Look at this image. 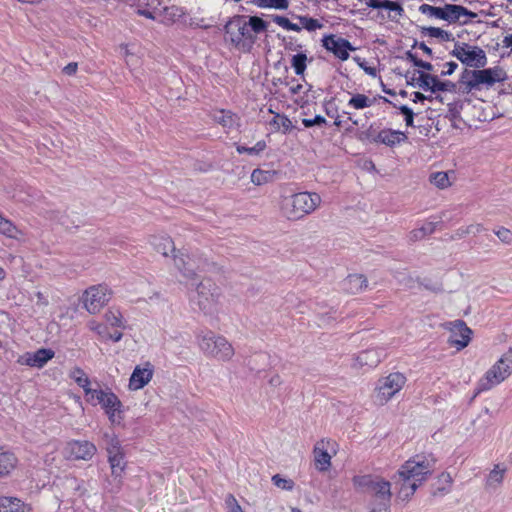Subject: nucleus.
I'll use <instances>...</instances> for the list:
<instances>
[{
    "label": "nucleus",
    "instance_id": "3",
    "mask_svg": "<svg viewBox=\"0 0 512 512\" xmlns=\"http://www.w3.org/2000/svg\"><path fill=\"white\" fill-rule=\"evenodd\" d=\"M506 79L507 74L505 70L500 66H495L487 69L476 68L474 70L466 68L462 72L459 82L470 92L480 90L482 87H492Z\"/></svg>",
    "mask_w": 512,
    "mask_h": 512
},
{
    "label": "nucleus",
    "instance_id": "25",
    "mask_svg": "<svg viewBox=\"0 0 512 512\" xmlns=\"http://www.w3.org/2000/svg\"><path fill=\"white\" fill-rule=\"evenodd\" d=\"M379 362L380 358L375 350H365L354 357L352 366L360 369L364 366H376Z\"/></svg>",
    "mask_w": 512,
    "mask_h": 512
},
{
    "label": "nucleus",
    "instance_id": "46",
    "mask_svg": "<svg viewBox=\"0 0 512 512\" xmlns=\"http://www.w3.org/2000/svg\"><path fill=\"white\" fill-rule=\"evenodd\" d=\"M298 19L302 28L308 31H315L317 29L322 28L323 26L317 19L310 18L307 16H298Z\"/></svg>",
    "mask_w": 512,
    "mask_h": 512
},
{
    "label": "nucleus",
    "instance_id": "49",
    "mask_svg": "<svg viewBox=\"0 0 512 512\" xmlns=\"http://www.w3.org/2000/svg\"><path fill=\"white\" fill-rule=\"evenodd\" d=\"M225 507L227 512H244L233 494H228L226 496Z\"/></svg>",
    "mask_w": 512,
    "mask_h": 512
},
{
    "label": "nucleus",
    "instance_id": "2",
    "mask_svg": "<svg viewBox=\"0 0 512 512\" xmlns=\"http://www.w3.org/2000/svg\"><path fill=\"white\" fill-rule=\"evenodd\" d=\"M322 203L321 196L316 192H297L282 196L280 210L290 221H298L315 212Z\"/></svg>",
    "mask_w": 512,
    "mask_h": 512
},
{
    "label": "nucleus",
    "instance_id": "43",
    "mask_svg": "<svg viewBox=\"0 0 512 512\" xmlns=\"http://www.w3.org/2000/svg\"><path fill=\"white\" fill-rule=\"evenodd\" d=\"M271 480L272 483L281 490L291 491L295 486V483L292 479L283 478L279 474L274 475Z\"/></svg>",
    "mask_w": 512,
    "mask_h": 512
},
{
    "label": "nucleus",
    "instance_id": "64",
    "mask_svg": "<svg viewBox=\"0 0 512 512\" xmlns=\"http://www.w3.org/2000/svg\"><path fill=\"white\" fill-rule=\"evenodd\" d=\"M502 44H503V47L511 48V51H512V34L505 36L502 41Z\"/></svg>",
    "mask_w": 512,
    "mask_h": 512
},
{
    "label": "nucleus",
    "instance_id": "54",
    "mask_svg": "<svg viewBox=\"0 0 512 512\" xmlns=\"http://www.w3.org/2000/svg\"><path fill=\"white\" fill-rule=\"evenodd\" d=\"M35 297H36V306L44 308L49 305V299L45 293L38 291L35 293Z\"/></svg>",
    "mask_w": 512,
    "mask_h": 512
},
{
    "label": "nucleus",
    "instance_id": "32",
    "mask_svg": "<svg viewBox=\"0 0 512 512\" xmlns=\"http://www.w3.org/2000/svg\"><path fill=\"white\" fill-rule=\"evenodd\" d=\"M270 125L274 127L276 131H281L283 134H287L294 128L291 120L284 114L276 113L273 119L270 121Z\"/></svg>",
    "mask_w": 512,
    "mask_h": 512
},
{
    "label": "nucleus",
    "instance_id": "40",
    "mask_svg": "<svg viewBox=\"0 0 512 512\" xmlns=\"http://www.w3.org/2000/svg\"><path fill=\"white\" fill-rule=\"evenodd\" d=\"M106 322L113 327H123L124 321L121 312L117 309H109L105 313Z\"/></svg>",
    "mask_w": 512,
    "mask_h": 512
},
{
    "label": "nucleus",
    "instance_id": "57",
    "mask_svg": "<svg viewBox=\"0 0 512 512\" xmlns=\"http://www.w3.org/2000/svg\"><path fill=\"white\" fill-rule=\"evenodd\" d=\"M419 229L423 232V236L425 238L427 235H430V234H432L435 231L436 223H433V222L425 223Z\"/></svg>",
    "mask_w": 512,
    "mask_h": 512
},
{
    "label": "nucleus",
    "instance_id": "33",
    "mask_svg": "<svg viewBox=\"0 0 512 512\" xmlns=\"http://www.w3.org/2000/svg\"><path fill=\"white\" fill-rule=\"evenodd\" d=\"M505 472V468H501L498 464L495 465L487 477L486 485L492 488L499 486L503 482Z\"/></svg>",
    "mask_w": 512,
    "mask_h": 512
},
{
    "label": "nucleus",
    "instance_id": "5",
    "mask_svg": "<svg viewBox=\"0 0 512 512\" xmlns=\"http://www.w3.org/2000/svg\"><path fill=\"white\" fill-rule=\"evenodd\" d=\"M419 12L428 18L443 20L448 24H467L468 20H461L463 17L474 19L477 14L468 10L466 7L456 4H445L442 7H436L429 4L419 6Z\"/></svg>",
    "mask_w": 512,
    "mask_h": 512
},
{
    "label": "nucleus",
    "instance_id": "6",
    "mask_svg": "<svg viewBox=\"0 0 512 512\" xmlns=\"http://www.w3.org/2000/svg\"><path fill=\"white\" fill-rule=\"evenodd\" d=\"M512 374V348L506 351L478 381L477 392L488 391L505 381Z\"/></svg>",
    "mask_w": 512,
    "mask_h": 512
},
{
    "label": "nucleus",
    "instance_id": "62",
    "mask_svg": "<svg viewBox=\"0 0 512 512\" xmlns=\"http://www.w3.org/2000/svg\"><path fill=\"white\" fill-rule=\"evenodd\" d=\"M483 231V226L481 224H471L465 227V232L469 234H478Z\"/></svg>",
    "mask_w": 512,
    "mask_h": 512
},
{
    "label": "nucleus",
    "instance_id": "35",
    "mask_svg": "<svg viewBox=\"0 0 512 512\" xmlns=\"http://www.w3.org/2000/svg\"><path fill=\"white\" fill-rule=\"evenodd\" d=\"M373 103H374L373 99L369 98L368 96H366L364 94L357 93V94L352 95V97L348 101L347 105L349 107L359 110V109L371 107L373 105Z\"/></svg>",
    "mask_w": 512,
    "mask_h": 512
},
{
    "label": "nucleus",
    "instance_id": "36",
    "mask_svg": "<svg viewBox=\"0 0 512 512\" xmlns=\"http://www.w3.org/2000/svg\"><path fill=\"white\" fill-rule=\"evenodd\" d=\"M429 181L439 189H446L451 185L448 172L443 171L431 173L429 176Z\"/></svg>",
    "mask_w": 512,
    "mask_h": 512
},
{
    "label": "nucleus",
    "instance_id": "58",
    "mask_svg": "<svg viewBox=\"0 0 512 512\" xmlns=\"http://www.w3.org/2000/svg\"><path fill=\"white\" fill-rule=\"evenodd\" d=\"M408 238H409L410 242L420 241V240L424 239L423 232L419 228L414 229L409 233Z\"/></svg>",
    "mask_w": 512,
    "mask_h": 512
},
{
    "label": "nucleus",
    "instance_id": "12",
    "mask_svg": "<svg viewBox=\"0 0 512 512\" xmlns=\"http://www.w3.org/2000/svg\"><path fill=\"white\" fill-rule=\"evenodd\" d=\"M339 444L331 438L318 440L313 447V460L317 471L327 472L332 466V458L336 456Z\"/></svg>",
    "mask_w": 512,
    "mask_h": 512
},
{
    "label": "nucleus",
    "instance_id": "7",
    "mask_svg": "<svg viewBox=\"0 0 512 512\" xmlns=\"http://www.w3.org/2000/svg\"><path fill=\"white\" fill-rule=\"evenodd\" d=\"M92 405H101L112 425H121L124 419L123 405L118 396L110 389H98L92 392V396L87 398Z\"/></svg>",
    "mask_w": 512,
    "mask_h": 512
},
{
    "label": "nucleus",
    "instance_id": "24",
    "mask_svg": "<svg viewBox=\"0 0 512 512\" xmlns=\"http://www.w3.org/2000/svg\"><path fill=\"white\" fill-rule=\"evenodd\" d=\"M406 139L407 136L401 131L383 129L377 134L374 141L377 143L385 144L389 147H393L397 144H400L401 142H404Z\"/></svg>",
    "mask_w": 512,
    "mask_h": 512
},
{
    "label": "nucleus",
    "instance_id": "10",
    "mask_svg": "<svg viewBox=\"0 0 512 512\" xmlns=\"http://www.w3.org/2000/svg\"><path fill=\"white\" fill-rule=\"evenodd\" d=\"M406 382V376L400 372H392L381 377L374 389L375 402L379 405L387 404L403 389Z\"/></svg>",
    "mask_w": 512,
    "mask_h": 512
},
{
    "label": "nucleus",
    "instance_id": "20",
    "mask_svg": "<svg viewBox=\"0 0 512 512\" xmlns=\"http://www.w3.org/2000/svg\"><path fill=\"white\" fill-rule=\"evenodd\" d=\"M323 46L330 52H332L337 58L345 61L349 58V51L355 50L351 43L335 35H329L323 38Z\"/></svg>",
    "mask_w": 512,
    "mask_h": 512
},
{
    "label": "nucleus",
    "instance_id": "50",
    "mask_svg": "<svg viewBox=\"0 0 512 512\" xmlns=\"http://www.w3.org/2000/svg\"><path fill=\"white\" fill-rule=\"evenodd\" d=\"M495 235L499 238V240L507 245L512 244V231L505 228L500 227L499 229L495 230Z\"/></svg>",
    "mask_w": 512,
    "mask_h": 512
},
{
    "label": "nucleus",
    "instance_id": "59",
    "mask_svg": "<svg viewBox=\"0 0 512 512\" xmlns=\"http://www.w3.org/2000/svg\"><path fill=\"white\" fill-rule=\"evenodd\" d=\"M389 0H369L368 6L374 9H386Z\"/></svg>",
    "mask_w": 512,
    "mask_h": 512
},
{
    "label": "nucleus",
    "instance_id": "14",
    "mask_svg": "<svg viewBox=\"0 0 512 512\" xmlns=\"http://www.w3.org/2000/svg\"><path fill=\"white\" fill-rule=\"evenodd\" d=\"M112 291L105 284L93 285L87 288L82 296L84 308L90 314H96L107 305L111 299Z\"/></svg>",
    "mask_w": 512,
    "mask_h": 512
},
{
    "label": "nucleus",
    "instance_id": "41",
    "mask_svg": "<svg viewBox=\"0 0 512 512\" xmlns=\"http://www.w3.org/2000/svg\"><path fill=\"white\" fill-rule=\"evenodd\" d=\"M439 486L436 491L433 492V495H437L438 493H447L449 492L453 479L449 473L443 472L438 477Z\"/></svg>",
    "mask_w": 512,
    "mask_h": 512
},
{
    "label": "nucleus",
    "instance_id": "60",
    "mask_svg": "<svg viewBox=\"0 0 512 512\" xmlns=\"http://www.w3.org/2000/svg\"><path fill=\"white\" fill-rule=\"evenodd\" d=\"M445 67L447 68L446 70H443L441 72V76H448V75H451L454 73V71L457 69L458 67V64L456 62H447L445 64Z\"/></svg>",
    "mask_w": 512,
    "mask_h": 512
},
{
    "label": "nucleus",
    "instance_id": "31",
    "mask_svg": "<svg viewBox=\"0 0 512 512\" xmlns=\"http://www.w3.org/2000/svg\"><path fill=\"white\" fill-rule=\"evenodd\" d=\"M277 172L274 170L255 169L251 174V182L257 186L270 183L274 180Z\"/></svg>",
    "mask_w": 512,
    "mask_h": 512
},
{
    "label": "nucleus",
    "instance_id": "56",
    "mask_svg": "<svg viewBox=\"0 0 512 512\" xmlns=\"http://www.w3.org/2000/svg\"><path fill=\"white\" fill-rule=\"evenodd\" d=\"M273 21H274L277 25H279L280 27H282V28H284V29H286V30H288V29H289V27H290V25H291V23H292L288 18H286V17H284V16H279V15L274 16V17H273Z\"/></svg>",
    "mask_w": 512,
    "mask_h": 512
},
{
    "label": "nucleus",
    "instance_id": "45",
    "mask_svg": "<svg viewBox=\"0 0 512 512\" xmlns=\"http://www.w3.org/2000/svg\"><path fill=\"white\" fill-rule=\"evenodd\" d=\"M435 81H436V76L427 74L424 72H419L417 84L423 90H431L432 91V85Z\"/></svg>",
    "mask_w": 512,
    "mask_h": 512
},
{
    "label": "nucleus",
    "instance_id": "13",
    "mask_svg": "<svg viewBox=\"0 0 512 512\" xmlns=\"http://www.w3.org/2000/svg\"><path fill=\"white\" fill-rule=\"evenodd\" d=\"M451 55L456 57L462 64L467 67L483 68L487 64V56L485 51L479 46L467 43H456Z\"/></svg>",
    "mask_w": 512,
    "mask_h": 512
},
{
    "label": "nucleus",
    "instance_id": "38",
    "mask_svg": "<svg viewBox=\"0 0 512 512\" xmlns=\"http://www.w3.org/2000/svg\"><path fill=\"white\" fill-rule=\"evenodd\" d=\"M291 66L297 75L302 76L307 67V56L304 53L293 55L291 59Z\"/></svg>",
    "mask_w": 512,
    "mask_h": 512
},
{
    "label": "nucleus",
    "instance_id": "53",
    "mask_svg": "<svg viewBox=\"0 0 512 512\" xmlns=\"http://www.w3.org/2000/svg\"><path fill=\"white\" fill-rule=\"evenodd\" d=\"M88 327L90 330L96 332L98 335L106 337V329L101 323L92 320L88 323Z\"/></svg>",
    "mask_w": 512,
    "mask_h": 512
},
{
    "label": "nucleus",
    "instance_id": "30",
    "mask_svg": "<svg viewBox=\"0 0 512 512\" xmlns=\"http://www.w3.org/2000/svg\"><path fill=\"white\" fill-rule=\"evenodd\" d=\"M71 377L78 384V386L83 388L87 398L92 396V392H94L96 389H92L90 387V380H89L87 374L82 369L75 368L71 372Z\"/></svg>",
    "mask_w": 512,
    "mask_h": 512
},
{
    "label": "nucleus",
    "instance_id": "42",
    "mask_svg": "<svg viewBox=\"0 0 512 512\" xmlns=\"http://www.w3.org/2000/svg\"><path fill=\"white\" fill-rule=\"evenodd\" d=\"M247 25L252 32L259 34L261 32H264L267 29V23L258 16H251L249 18V21L247 22Z\"/></svg>",
    "mask_w": 512,
    "mask_h": 512
},
{
    "label": "nucleus",
    "instance_id": "29",
    "mask_svg": "<svg viewBox=\"0 0 512 512\" xmlns=\"http://www.w3.org/2000/svg\"><path fill=\"white\" fill-rule=\"evenodd\" d=\"M0 512H24V503L16 497H0Z\"/></svg>",
    "mask_w": 512,
    "mask_h": 512
},
{
    "label": "nucleus",
    "instance_id": "47",
    "mask_svg": "<svg viewBox=\"0 0 512 512\" xmlns=\"http://www.w3.org/2000/svg\"><path fill=\"white\" fill-rule=\"evenodd\" d=\"M266 147L264 141H258L253 147L237 146V151L240 154L248 153L250 155L258 154L262 152Z\"/></svg>",
    "mask_w": 512,
    "mask_h": 512
},
{
    "label": "nucleus",
    "instance_id": "9",
    "mask_svg": "<svg viewBox=\"0 0 512 512\" xmlns=\"http://www.w3.org/2000/svg\"><path fill=\"white\" fill-rule=\"evenodd\" d=\"M354 489L360 493H368L373 499L391 498V483L379 476L366 474L352 478Z\"/></svg>",
    "mask_w": 512,
    "mask_h": 512
},
{
    "label": "nucleus",
    "instance_id": "28",
    "mask_svg": "<svg viewBox=\"0 0 512 512\" xmlns=\"http://www.w3.org/2000/svg\"><path fill=\"white\" fill-rule=\"evenodd\" d=\"M345 285L350 293L356 294L366 289L368 282L364 275L353 274L347 277Z\"/></svg>",
    "mask_w": 512,
    "mask_h": 512
},
{
    "label": "nucleus",
    "instance_id": "27",
    "mask_svg": "<svg viewBox=\"0 0 512 512\" xmlns=\"http://www.w3.org/2000/svg\"><path fill=\"white\" fill-rule=\"evenodd\" d=\"M0 234L10 239H19L23 235L21 230L2 213H0Z\"/></svg>",
    "mask_w": 512,
    "mask_h": 512
},
{
    "label": "nucleus",
    "instance_id": "4",
    "mask_svg": "<svg viewBox=\"0 0 512 512\" xmlns=\"http://www.w3.org/2000/svg\"><path fill=\"white\" fill-rule=\"evenodd\" d=\"M197 340L200 351L206 357L227 362L235 354L232 344L224 336L212 331L199 334Z\"/></svg>",
    "mask_w": 512,
    "mask_h": 512
},
{
    "label": "nucleus",
    "instance_id": "26",
    "mask_svg": "<svg viewBox=\"0 0 512 512\" xmlns=\"http://www.w3.org/2000/svg\"><path fill=\"white\" fill-rule=\"evenodd\" d=\"M17 458L0 446V477L8 475L15 467Z\"/></svg>",
    "mask_w": 512,
    "mask_h": 512
},
{
    "label": "nucleus",
    "instance_id": "22",
    "mask_svg": "<svg viewBox=\"0 0 512 512\" xmlns=\"http://www.w3.org/2000/svg\"><path fill=\"white\" fill-rule=\"evenodd\" d=\"M150 243L156 252L162 254L165 257L171 256L174 259V254H177L179 251L176 250L172 238L168 235L152 236Z\"/></svg>",
    "mask_w": 512,
    "mask_h": 512
},
{
    "label": "nucleus",
    "instance_id": "48",
    "mask_svg": "<svg viewBox=\"0 0 512 512\" xmlns=\"http://www.w3.org/2000/svg\"><path fill=\"white\" fill-rule=\"evenodd\" d=\"M456 89V85L451 81H439L436 76V81L432 85V92L436 91H454Z\"/></svg>",
    "mask_w": 512,
    "mask_h": 512
},
{
    "label": "nucleus",
    "instance_id": "61",
    "mask_svg": "<svg viewBox=\"0 0 512 512\" xmlns=\"http://www.w3.org/2000/svg\"><path fill=\"white\" fill-rule=\"evenodd\" d=\"M78 65L76 62H71L63 68V73L66 75H74L77 72Z\"/></svg>",
    "mask_w": 512,
    "mask_h": 512
},
{
    "label": "nucleus",
    "instance_id": "52",
    "mask_svg": "<svg viewBox=\"0 0 512 512\" xmlns=\"http://www.w3.org/2000/svg\"><path fill=\"white\" fill-rule=\"evenodd\" d=\"M302 123L306 128H309L312 126H321L325 124L326 119L321 115H317L313 119H303Z\"/></svg>",
    "mask_w": 512,
    "mask_h": 512
},
{
    "label": "nucleus",
    "instance_id": "16",
    "mask_svg": "<svg viewBox=\"0 0 512 512\" xmlns=\"http://www.w3.org/2000/svg\"><path fill=\"white\" fill-rule=\"evenodd\" d=\"M442 327L450 332L447 342L451 347L460 351L470 343L472 330L463 320L446 322Z\"/></svg>",
    "mask_w": 512,
    "mask_h": 512
},
{
    "label": "nucleus",
    "instance_id": "39",
    "mask_svg": "<svg viewBox=\"0 0 512 512\" xmlns=\"http://www.w3.org/2000/svg\"><path fill=\"white\" fill-rule=\"evenodd\" d=\"M255 4L261 8L286 10L289 7V0H255Z\"/></svg>",
    "mask_w": 512,
    "mask_h": 512
},
{
    "label": "nucleus",
    "instance_id": "23",
    "mask_svg": "<svg viewBox=\"0 0 512 512\" xmlns=\"http://www.w3.org/2000/svg\"><path fill=\"white\" fill-rule=\"evenodd\" d=\"M213 121L221 125L226 130H232L239 127L240 118L230 110H217L211 115Z\"/></svg>",
    "mask_w": 512,
    "mask_h": 512
},
{
    "label": "nucleus",
    "instance_id": "17",
    "mask_svg": "<svg viewBox=\"0 0 512 512\" xmlns=\"http://www.w3.org/2000/svg\"><path fill=\"white\" fill-rule=\"evenodd\" d=\"M96 446L87 440H72L64 449L66 458L72 460L89 461L96 454Z\"/></svg>",
    "mask_w": 512,
    "mask_h": 512
},
{
    "label": "nucleus",
    "instance_id": "55",
    "mask_svg": "<svg viewBox=\"0 0 512 512\" xmlns=\"http://www.w3.org/2000/svg\"><path fill=\"white\" fill-rule=\"evenodd\" d=\"M386 9L390 12H394L397 16H402L404 12L402 6L398 2L391 0L388 1Z\"/></svg>",
    "mask_w": 512,
    "mask_h": 512
},
{
    "label": "nucleus",
    "instance_id": "8",
    "mask_svg": "<svg viewBox=\"0 0 512 512\" xmlns=\"http://www.w3.org/2000/svg\"><path fill=\"white\" fill-rule=\"evenodd\" d=\"M221 294L220 287L210 278H205L196 286L192 301L204 314L211 315L217 310Z\"/></svg>",
    "mask_w": 512,
    "mask_h": 512
},
{
    "label": "nucleus",
    "instance_id": "34",
    "mask_svg": "<svg viewBox=\"0 0 512 512\" xmlns=\"http://www.w3.org/2000/svg\"><path fill=\"white\" fill-rule=\"evenodd\" d=\"M421 33L432 38H439L445 42L452 41L454 39L452 33L438 27H421Z\"/></svg>",
    "mask_w": 512,
    "mask_h": 512
},
{
    "label": "nucleus",
    "instance_id": "18",
    "mask_svg": "<svg viewBox=\"0 0 512 512\" xmlns=\"http://www.w3.org/2000/svg\"><path fill=\"white\" fill-rule=\"evenodd\" d=\"M108 462L111 468V480L108 484L111 486L108 488L110 492H117L122 485V476L126 468V462L124 459V453L118 452L108 455Z\"/></svg>",
    "mask_w": 512,
    "mask_h": 512
},
{
    "label": "nucleus",
    "instance_id": "21",
    "mask_svg": "<svg viewBox=\"0 0 512 512\" xmlns=\"http://www.w3.org/2000/svg\"><path fill=\"white\" fill-rule=\"evenodd\" d=\"M54 354V351L51 349L41 348L35 352L25 353L21 357V363L31 367L42 368L54 357Z\"/></svg>",
    "mask_w": 512,
    "mask_h": 512
},
{
    "label": "nucleus",
    "instance_id": "15",
    "mask_svg": "<svg viewBox=\"0 0 512 512\" xmlns=\"http://www.w3.org/2000/svg\"><path fill=\"white\" fill-rule=\"evenodd\" d=\"M208 265L206 260H196L182 251L174 254V266L188 280H194L198 272L207 270Z\"/></svg>",
    "mask_w": 512,
    "mask_h": 512
},
{
    "label": "nucleus",
    "instance_id": "1",
    "mask_svg": "<svg viewBox=\"0 0 512 512\" xmlns=\"http://www.w3.org/2000/svg\"><path fill=\"white\" fill-rule=\"evenodd\" d=\"M436 458L433 455H417L407 460L398 470L401 481L399 494L402 499H409L417 488L427 480L436 466Z\"/></svg>",
    "mask_w": 512,
    "mask_h": 512
},
{
    "label": "nucleus",
    "instance_id": "37",
    "mask_svg": "<svg viewBox=\"0 0 512 512\" xmlns=\"http://www.w3.org/2000/svg\"><path fill=\"white\" fill-rule=\"evenodd\" d=\"M104 441L106 444V451L109 454H114L122 451L119 439L114 433H105Z\"/></svg>",
    "mask_w": 512,
    "mask_h": 512
},
{
    "label": "nucleus",
    "instance_id": "19",
    "mask_svg": "<svg viewBox=\"0 0 512 512\" xmlns=\"http://www.w3.org/2000/svg\"><path fill=\"white\" fill-rule=\"evenodd\" d=\"M154 367L150 362H146L143 366L137 365L129 379V389L137 391L144 388L152 379Z\"/></svg>",
    "mask_w": 512,
    "mask_h": 512
},
{
    "label": "nucleus",
    "instance_id": "51",
    "mask_svg": "<svg viewBox=\"0 0 512 512\" xmlns=\"http://www.w3.org/2000/svg\"><path fill=\"white\" fill-rule=\"evenodd\" d=\"M401 114L405 116V123L407 126H414V112L406 105H402L399 107Z\"/></svg>",
    "mask_w": 512,
    "mask_h": 512
},
{
    "label": "nucleus",
    "instance_id": "44",
    "mask_svg": "<svg viewBox=\"0 0 512 512\" xmlns=\"http://www.w3.org/2000/svg\"><path fill=\"white\" fill-rule=\"evenodd\" d=\"M390 502L391 498L374 499L371 503L370 512H391Z\"/></svg>",
    "mask_w": 512,
    "mask_h": 512
},
{
    "label": "nucleus",
    "instance_id": "11",
    "mask_svg": "<svg viewBox=\"0 0 512 512\" xmlns=\"http://www.w3.org/2000/svg\"><path fill=\"white\" fill-rule=\"evenodd\" d=\"M224 30L236 47L244 48L247 46L250 49L255 42V37L251 33L244 16H234L226 23Z\"/></svg>",
    "mask_w": 512,
    "mask_h": 512
},
{
    "label": "nucleus",
    "instance_id": "63",
    "mask_svg": "<svg viewBox=\"0 0 512 512\" xmlns=\"http://www.w3.org/2000/svg\"><path fill=\"white\" fill-rule=\"evenodd\" d=\"M269 384L273 387H278L282 384V379L280 377V375L278 374H274L271 376V378L269 379Z\"/></svg>",
    "mask_w": 512,
    "mask_h": 512
}]
</instances>
